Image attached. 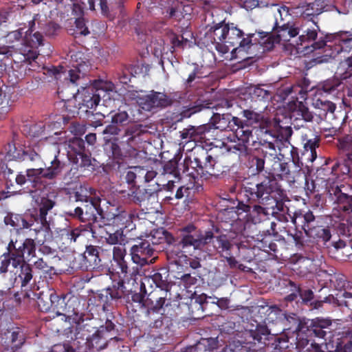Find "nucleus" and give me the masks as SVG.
Instances as JSON below:
<instances>
[{
    "label": "nucleus",
    "mask_w": 352,
    "mask_h": 352,
    "mask_svg": "<svg viewBox=\"0 0 352 352\" xmlns=\"http://www.w3.org/2000/svg\"><path fill=\"white\" fill-rule=\"evenodd\" d=\"M243 34L234 24L230 25L222 21L212 26L206 37L221 55L231 50V59L245 60L251 57L250 50L256 45L257 39H253L254 34H248L246 37H243Z\"/></svg>",
    "instance_id": "obj_1"
},
{
    "label": "nucleus",
    "mask_w": 352,
    "mask_h": 352,
    "mask_svg": "<svg viewBox=\"0 0 352 352\" xmlns=\"http://www.w3.org/2000/svg\"><path fill=\"white\" fill-rule=\"evenodd\" d=\"M155 248L149 245L144 239H140L131 248V260L137 265L132 268L129 267V276L126 277L123 274H118L120 280L96 296L103 307L108 302V296L111 300H118L132 292L134 285H138V278L143 274L142 267L148 264V259L153 254Z\"/></svg>",
    "instance_id": "obj_2"
},
{
    "label": "nucleus",
    "mask_w": 352,
    "mask_h": 352,
    "mask_svg": "<svg viewBox=\"0 0 352 352\" xmlns=\"http://www.w3.org/2000/svg\"><path fill=\"white\" fill-rule=\"evenodd\" d=\"M289 211L283 202L276 201V204H273V212L270 215L280 222L291 221L294 226H300L309 237L320 239L324 243L330 240L331 234L329 229L318 226L311 211L298 210L293 214L289 213Z\"/></svg>",
    "instance_id": "obj_3"
},
{
    "label": "nucleus",
    "mask_w": 352,
    "mask_h": 352,
    "mask_svg": "<svg viewBox=\"0 0 352 352\" xmlns=\"http://www.w3.org/2000/svg\"><path fill=\"white\" fill-rule=\"evenodd\" d=\"M210 123L215 129L232 131L239 140L238 144L226 146L229 153L236 154L239 157L248 154L250 141L254 142L252 126L244 123L238 117L224 113H214L210 120Z\"/></svg>",
    "instance_id": "obj_4"
},
{
    "label": "nucleus",
    "mask_w": 352,
    "mask_h": 352,
    "mask_svg": "<svg viewBox=\"0 0 352 352\" xmlns=\"http://www.w3.org/2000/svg\"><path fill=\"white\" fill-rule=\"evenodd\" d=\"M252 162L256 165L258 172L265 169L276 180L284 181L292 186L296 181V173L290 170L289 164L283 159L278 157L277 151L274 147L270 151H263L261 156L254 157Z\"/></svg>",
    "instance_id": "obj_5"
},
{
    "label": "nucleus",
    "mask_w": 352,
    "mask_h": 352,
    "mask_svg": "<svg viewBox=\"0 0 352 352\" xmlns=\"http://www.w3.org/2000/svg\"><path fill=\"white\" fill-rule=\"evenodd\" d=\"M284 318L283 326L278 330L276 331L261 324H257L254 329L252 328L249 330L250 336L254 341L261 342L263 339H266L269 334H278L285 330L293 329V331L296 333L298 346L305 347L307 346L311 340L305 338L306 330L304 329L305 327L299 317L295 314H287L285 312Z\"/></svg>",
    "instance_id": "obj_6"
},
{
    "label": "nucleus",
    "mask_w": 352,
    "mask_h": 352,
    "mask_svg": "<svg viewBox=\"0 0 352 352\" xmlns=\"http://www.w3.org/2000/svg\"><path fill=\"white\" fill-rule=\"evenodd\" d=\"M339 148L345 153L347 160L342 164L338 165L339 170L352 179V139L346 138L340 142ZM352 193V186L351 188ZM330 198L338 207L347 212H352V194L348 195L342 191L339 186L331 187L329 190Z\"/></svg>",
    "instance_id": "obj_7"
},
{
    "label": "nucleus",
    "mask_w": 352,
    "mask_h": 352,
    "mask_svg": "<svg viewBox=\"0 0 352 352\" xmlns=\"http://www.w3.org/2000/svg\"><path fill=\"white\" fill-rule=\"evenodd\" d=\"M162 13L165 18H174L177 21L190 16L196 11L197 7L208 11L214 6L212 0H161L160 3Z\"/></svg>",
    "instance_id": "obj_8"
},
{
    "label": "nucleus",
    "mask_w": 352,
    "mask_h": 352,
    "mask_svg": "<svg viewBox=\"0 0 352 352\" xmlns=\"http://www.w3.org/2000/svg\"><path fill=\"white\" fill-rule=\"evenodd\" d=\"M105 241L109 245H113L112 260L111 261V269L117 274L129 276V264L126 260V244L127 238L124 234V230L120 228L113 233H107Z\"/></svg>",
    "instance_id": "obj_9"
},
{
    "label": "nucleus",
    "mask_w": 352,
    "mask_h": 352,
    "mask_svg": "<svg viewBox=\"0 0 352 352\" xmlns=\"http://www.w3.org/2000/svg\"><path fill=\"white\" fill-rule=\"evenodd\" d=\"M213 238L211 231L203 232L194 225L188 224L181 229V240L177 245L184 252L193 255L201 253Z\"/></svg>",
    "instance_id": "obj_10"
},
{
    "label": "nucleus",
    "mask_w": 352,
    "mask_h": 352,
    "mask_svg": "<svg viewBox=\"0 0 352 352\" xmlns=\"http://www.w3.org/2000/svg\"><path fill=\"white\" fill-rule=\"evenodd\" d=\"M67 296L63 294H58L54 289L47 287L38 294L37 305L41 311L52 309L56 316H61L62 320L67 321L72 312L65 302Z\"/></svg>",
    "instance_id": "obj_11"
},
{
    "label": "nucleus",
    "mask_w": 352,
    "mask_h": 352,
    "mask_svg": "<svg viewBox=\"0 0 352 352\" xmlns=\"http://www.w3.org/2000/svg\"><path fill=\"white\" fill-rule=\"evenodd\" d=\"M311 22L308 21L305 23H300L298 40L296 44H294L298 51L304 52L306 54L313 52L316 50H320L324 47H331V45L327 43L330 42V40L324 41L320 38L316 41L319 27L312 18H311Z\"/></svg>",
    "instance_id": "obj_12"
},
{
    "label": "nucleus",
    "mask_w": 352,
    "mask_h": 352,
    "mask_svg": "<svg viewBox=\"0 0 352 352\" xmlns=\"http://www.w3.org/2000/svg\"><path fill=\"white\" fill-rule=\"evenodd\" d=\"M113 90V84L107 82H102L98 89H95L92 85L80 86V88L78 89L76 96L79 110L87 113L89 110L95 109L100 100L102 94H104L102 97H104L105 92L109 94Z\"/></svg>",
    "instance_id": "obj_13"
},
{
    "label": "nucleus",
    "mask_w": 352,
    "mask_h": 352,
    "mask_svg": "<svg viewBox=\"0 0 352 352\" xmlns=\"http://www.w3.org/2000/svg\"><path fill=\"white\" fill-rule=\"evenodd\" d=\"M56 239L61 245L63 249H74L76 246L82 242L87 234L91 233L94 236L92 228L89 225H80L73 227L66 225L64 228H58L55 230Z\"/></svg>",
    "instance_id": "obj_14"
},
{
    "label": "nucleus",
    "mask_w": 352,
    "mask_h": 352,
    "mask_svg": "<svg viewBox=\"0 0 352 352\" xmlns=\"http://www.w3.org/2000/svg\"><path fill=\"white\" fill-rule=\"evenodd\" d=\"M278 189L277 182L270 178L265 179L254 186L244 187L245 196L249 201H257L258 204L270 202L271 205L277 201L276 194Z\"/></svg>",
    "instance_id": "obj_15"
},
{
    "label": "nucleus",
    "mask_w": 352,
    "mask_h": 352,
    "mask_svg": "<svg viewBox=\"0 0 352 352\" xmlns=\"http://www.w3.org/2000/svg\"><path fill=\"white\" fill-rule=\"evenodd\" d=\"M101 201L99 195L96 199L82 204V206H77L74 210H69L67 214L82 223L87 222V225L91 226V223L96 222L98 218L104 219L105 211L101 208Z\"/></svg>",
    "instance_id": "obj_16"
},
{
    "label": "nucleus",
    "mask_w": 352,
    "mask_h": 352,
    "mask_svg": "<svg viewBox=\"0 0 352 352\" xmlns=\"http://www.w3.org/2000/svg\"><path fill=\"white\" fill-rule=\"evenodd\" d=\"M114 329V324L112 322L107 320L105 326H100L94 333L91 336H87L86 338H78L76 336V338L70 342H67L68 344H73L75 343L76 346L74 352H82V349L87 342L92 347L102 349L107 344V341L113 338L111 332Z\"/></svg>",
    "instance_id": "obj_17"
},
{
    "label": "nucleus",
    "mask_w": 352,
    "mask_h": 352,
    "mask_svg": "<svg viewBox=\"0 0 352 352\" xmlns=\"http://www.w3.org/2000/svg\"><path fill=\"white\" fill-rule=\"evenodd\" d=\"M32 236L34 239L27 238L20 241L11 240L8 243L7 250L10 251L14 257L12 262L14 268H17L24 260L30 261L35 257L36 240L34 236Z\"/></svg>",
    "instance_id": "obj_18"
},
{
    "label": "nucleus",
    "mask_w": 352,
    "mask_h": 352,
    "mask_svg": "<svg viewBox=\"0 0 352 352\" xmlns=\"http://www.w3.org/2000/svg\"><path fill=\"white\" fill-rule=\"evenodd\" d=\"M56 2V9L61 10L65 9L64 13L72 10L74 16H82L84 10L89 9L95 10V3H98L103 14L108 12V6L107 0H55Z\"/></svg>",
    "instance_id": "obj_19"
},
{
    "label": "nucleus",
    "mask_w": 352,
    "mask_h": 352,
    "mask_svg": "<svg viewBox=\"0 0 352 352\" xmlns=\"http://www.w3.org/2000/svg\"><path fill=\"white\" fill-rule=\"evenodd\" d=\"M54 205V201L47 197H42L41 199L38 206L39 213L38 217L34 219L36 226L33 229L34 234H32L35 237L38 243H43L50 235V228L47 221V214L53 208Z\"/></svg>",
    "instance_id": "obj_20"
},
{
    "label": "nucleus",
    "mask_w": 352,
    "mask_h": 352,
    "mask_svg": "<svg viewBox=\"0 0 352 352\" xmlns=\"http://www.w3.org/2000/svg\"><path fill=\"white\" fill-rule=\"evenodd\" d=\"M300 34V22H296L294 24H283L280 27L277 32L276 38H272L268 33H259V36L263 41H258L259 44L265 45L267 49L273 47L275 43L288 42L292 38Z\"/></svg>",
    "instance_id": "obj_21"
},
{
    "label": "nucleus",
    "mask_w": 352,
    "mask_h": 352,
    "mask_svg": "<svg viewBox=\"0 0 352 352\" xmlns=\"http://www.w3.org/2000/svg\"><path fill=\"white\" fill-rule=\"evenodd\" d=\"M38 14H36L34 16V19L29 22V29L25 32V36L24 38L22 40L21 43H19L20 46H23L24 47H28V50H30V52L35 53V56L34 57H28L25 54H23V58H19L20 62H25L29 61L31 67H33L32 61H34L38 55V52L36 49L41 45H43V36L39 32H36L32 34L34 31V26L35 25V22L37 20V17Z\"/></svg>",
    "instance_id": "obj_22"
},
{
    "label": "nucleus",
    "mask_w": 352,
    "mask_h": 352,
    "mask_svg": "<svg viewBox=\"0 0 352 352\" xmlns=\"http://www.w3.org/2000/svg\"><path fill=\"white\" fill-rule=\"evenodd\" d=\"M5 160H30L32 162H40L41 160L39 155V146L34 145L18 148L13 143H9L5 148Z\"/></svg>",
    "instance_id": "obj_23"
},
{
    "label": "nucleus",
    "mask_w": 352,
    "mask_h": 352,
    "mask_svg": "<svg viewBox=\"0 0 352 352\" xmlns=\"http://www.w3.org/2000/svg\"><path fill=\"white\" fill-rule=\"evenodd\" d=\"M332 285L338 291L336 299L340 305L352 310V283L347 281L343 274H334L329 279Z\"/></svg>",
    "instance_id": "obj_24"
},
{
    "label": "nucleus",
    "mask_w": 352,
    "mask_h": 352,
    "mask_svg": "<svg viewBox=\"0 0 352 352\" xmlns=\"http://www.w3.org/2000/svg\"><path fill=\"white\" fill-rule=\"evenodd\" d=\"M292 132L291 126L285 127L280 126L274 142H269L267 146H265V148L263 149L262 151H270V148L274 146L278 157L283 159L287 154L292 155L294 146L291 144L289 139L292 136Z\"/></svg>",
    "instance_id": "obj_25"
},
{
    "label": "nucleus",
    "mask_w": 352,
    "mask_h": 352,
    "mask_svg": "<svg viewBox=\"0 0 352 352\" xmlns=\"http://www.w3.org/2000/svg\"><path fill=\"white\" fill-rule=\"evenodd\" d=\"M171 103V99L166 94L153 90L138 98V104L140 107L147 111L165 108L170 105Z\"/></svg>",
    "instance_id": "obj_26"
},
{
    "label": "nucleus",
    "mask_w": 352,
    "mask_h": 352,
    "mask_svg": "<svg viewBox=\"0 0 352 352\" xmlns=\"http://www.w3.org/2000/svg\"><path fill=\"white\" fill-rule=\"evenodd\" d=\"M205 163L202 165V162L198 157H195L193 160L186 159L184 163V173L187 176H190L194 180L197 179L199 175H204V170L210 175V170L213 169L215 164V160L211 155L205 153Z\"/></svg>",
    "instance_id": "obj_27"
},
{
    "label": "nucleus",
    "mask_w": 352,
    "mask_h": 352,
    "mask_svg": "<svg viewBox=\"0 0 352 352\" xmlns=\"http://www.w3.org/2000/svg\"><path fill=\"white\" fill-rule=\"evenodd\" d=\"M151 27V24L142 23L135 31L139 42L144 44L148 51L150 48L151 51H153L154 55L159 57L162 56V51L164 50L162 40L153 41V30Z\"/></svg>",
    "instance_id": "obj_28"
},
{
    "label": "nucleus",
    "mask_w": 352,
    "mask_h": 352,
    "mask_svg": "<svg viewBox=\"0 0 352 352\" xmlns=\"http://www.w3.org/2000/svg\"><path fill=\"white\" fill-rule=\"evenodd\" d=\"M184 175L188 177L184 173L183 176L181 177L178 170L175 167L172 168L170 166L166 165L164 167L162 177H157V180L155 182V187L153 188V190L156 192L161 190L172 192L175 187V184L183 180Z\"/></svg>",
    "instance_id": "obj_29"
},
{
    "label": "nucleus",
    "mask_w": 352,
    "mask_h": 352,
    "mask_svg": "<svg viewBox=\"0 0 352 352\" xmlns=\"http://www.w3.org/2000/svg\"><path fill=\"white\" fill-rule=\"evenodd\" d=\"M352 331L344 329L333 336L332 340L325 343L328 352H352Z\"/></svg>",
    "instance_id": "obj_30"
},
{
    "label": "nucleus",
    "mask_w": 352,
    "mask_h": 352,
    "mask_svg": "<svg viewBox=\"0 0 352 352\" xmlns=\"http://www.w3.org/2000/svg\"><path fill=\"white\" fill-rule=\"evenodd\" d=\"M331 0H306L299 8L300 13L304 19L314 17L319 15L322 12H335L331 6L335 4H331Z\"/></svg>",
    "instance_id": "obj_31"
},
{
    "label": "nucleus",
    "mask_w": 352,
    "mask_h": 352,
    "mask_svg": "<svg viewBox=\"0 0 352 352\" xmlns=\"http://www.w3.org/2000/svg\"><path fill=\"white\" fill-rule=\"evenodd\" d=\"M208 303L217 305L221 309H226L229 307L230 300L228 298H218L215 296H208L205 294L200 295L195 294L191 298L190 306L192 311L197 310L204 312Z\"/></svg>",
    "instance_id": "obj_32"
},
{
    "label": "nucleus",
    "mask_w": 352,
    "mask_h": 352,
    "mask_svg": "<svg viewBox=\"0 0 352 352\" xmlns=\"http://www.w3.org/2000/svg\"><path fill=\"white\" fill-rule=\"evenodd\" d=\"M100 248L89 245L83 254H80L76 261L78 262V267L82 270H91L100 266L99 257Z\"/></svg>",
    "instance_id": "obj_33"
},
{
    "label": "nucleus",
    "mask_w": 352,
    "mask_h": 352,
    "mask_svg": "<svg viewBox=\"0 0 352 352\" xmlns=\"http://www.w3.org/2000/svg\"><path fill=\"white\" fill-rule=\"evenodd\" d=\"M50 125H43L41 123L35 124L29 126L28 135L32 138H39L40 140H45L52 144H58L62 142L61 135L63 131H55L52 134L49 130Z\"/></svg>",
    "instance_id": "obj_34"
},
{
    "label": "nucleus",
    "mask_w": 352,
    "mask_h": 352,
    "mask_svg": "<svg viewBox=\"0 0 352 352\" xmlns=\"http://www.w3.org/2000/svg\"><path fill=\"white\" fill-rule=\"evenodd\" d=\"M104 218L111 221L113 225L123 228H131L133 230L135 225L133 223L131 215L121 208L111 206L105 211Z\"/></svg>",
    "instance_id": "obj_35"
},
{
    "label": "nucleus",
    "mask_w": 352,
    "mask_h": 352,
    "mask_svg": "<svg viewBox=\"0 0 352 352\" xmlns=\"http://www.w3.org/2000/svg\"><path fill=\"white\" fill-rule=\"evenodd\" d=\"M82 54L80 52H77L71 56L72 60L75 58L76 63H73L74 69L69 71V78L70 82L75 86L80 85V81L89 71L90 67L88 62L82 59Z\"/></svg>",
    "instance_id": "obj_36"
},
{
    "label": "nucleus",
    "mask_w": 352,
    "mask_h": 352,
    "mask_svg": "<svg viewBox=\"0 0 352 352\" xmlns=\"http://www.w3.org/2000/svg\"><path fill=\"white\" fill-rule=\"evenodd\" d=\"M4 223L7 226L13 227L17 231L23 229L30 230V235L34 234V228L36 226L34 220L29 219L28 215L9 213L4 218Z\"/></svg>",
    "instance_id": "obj_37"
},
{
    "label": "nucleus",
    "mask_w": 352,
    "mask_h": 352,
    "mask_svg": "<svg viewBox=\"0 0 352 352\" xmlns=\"http://www.w3.org/2000/svg\"><path fill=\"white\" fill-rule=\"evenodd\" d=\"M100 195V192L88 184H80L72 190L69 194L71 201L80 202L82 204L87 203Z\"/></svg>",
    "instance_id": "obj_38"
},
{
    "label": "nucleus",
    "mask_w": 352,
    "mask_h": 352,
    "mask_svg": "<svg viewBox=\"0 0 352 352\" xmlns=\"http://www.w3.org/2000/svg\"><path fill=\"white\" fill-rule=\"evenodd\" d=\"M314 116L302 102H299L298 107L293 111L291 115L292 124L295 129L304 128V124L311 122Z\"/></svg>",
    "instance_id": "obj_39"
},
{
    "label": "nucleus",
    "mask_w": 352,
    "mask_h": 352,
    "mask_svg": "<svg viewBox=\"0 0 352 352\" xmlns=\"http://www.w3.org/2000/svg\"><path fill=\"white\" fill-rule=\"evenodd\" d=\"M301 140L305 151L309 155L308 159L311 162H314L317 157L316 148L319 145V137L315 135L311 131L309 130L308 133L301 132Z\"/></svg>",
    "instance_id": "obj_40"
},
{
    "label": "nucleus",
    "mask_w": 352,
    "mask_h": 352,
    "mask_svg": "<svg viewBox=\"0 0 352 352\" xmlns=\"http://www.w3.org/2000/svg\"><path fill=\"white\" fill-rule=\"evenodd\" d=\"M239 210L257 214L258 217L261 219L267 218L270 215V213L273 212V204L271 205L270 202L253 205H246L239 203L237 212H239Z\"/></svg>",
    "instance_id": "obj_41"
},
{
    "label": "nucleus",
    "mask_w": 352,
    "mask_h": 352,
    "mask_svg": "<svg viewBox=\"0 0 352 352\" xmlns=\"http://www.w3.org/2000/svg\"><path fill=\"white\" fill-rule=\"evenodd\" d=\"M192 66V71L189 74L188 78L184 81V85L186 88L195 87L201 82V79L207 77L210 73L207 67L204 65L193 63Z\"/></svg>",
    "instance_id": "obj_42"
},
{
    "label": "nucleus",
    "mask_w": 352,
    "mask_h": 352,
    "mask_svg": "<svg viewBox=\"0 0 352 352\" xmlns=\"http://www.w3.org/2000/svg\"><path fill=\"white\" fill-rule=\"evenodd\" d=\"M217 346V338H201L195 345L186 346L181 352H213Z\"/></svg>",
    "instance_id": "obj_43"
},
{
    "label": "nucleus",
    "mask_w": 352,
    "mask_h": 352,
    "mask_svg": "<svg viewBox=\"0 0 352 352\" xmlns=\"http://www.w3.org/2000/svg\"><path fill=\"white\" fill-rule=\"evenodd\" d=\"M344 89V85L338 78L328 79L324 81L318 87V93L333 97H338L340 92Z\"/></svg>",
    "instance_id": "obj_44"
},
{
    "label": "nucleus",
    "mask_w": 352,
    "mask_h": 352,
    "mask_svg": "<svg viewBox=\"0 0 352 352\" xmlns=\"http://www.w3.org/2000/svg\"><path fill=\"white\" fill-rule=\"evenodd\" d=\"M65 166V163L63 160L58 154L56 155L50 166L44 168V178L50 180L55 179L62 173Z\"/></svg>",
    "instance_id": "obj_45"
},
{
    "label": "nucleus",
    "mask_w": 352,
    "mask_h": 352,
    "mask_svg": "<svg viewBox=\"0 0 352 352\" xmlns=\"http://www.w3.org/2000/svg\"><path fill=\"white\" fill-rule=\"evenodd\" d=\"M28 47L20 46L19 43H16L10 46H0V54L5 55L7 57H13L20 61L19 58H23V54L28 56V57H34L35 53L30 52Z\"/></svg>",
    "instance_id": "obj_46"
},
{
    "label": "nucleus",
    "mask_w": 352,
    "mask_h": 352,
    "mask_svg": "<svg viewBox=\"0 0 352 352\" xmlns=\"http://www.w3.org/2000/svg\"><path fill=\"white\" fill-rule=\"evenodd\" d=\"M210 126L201 125L197 127L190 126L180 131V138L183 140L181 144L195 142L205 133L209 131Z\"/></svg>",
    "instance_id": "obj_47"
},
{
    "label": "nucleus",
    "mask_w": 352,
    "mask_h": 352,
    "mask_svg": "<svg viewBox=\"0 0 352 352\" xmlns=\"http://www.w3.org/2000/svg\"><path fill=\"white\" fill-rule=\"evenodd\" d=\"M267 317L265 319V322L267 326L270 329V324H275L280 326V328L283 326L284 320L285 311L280 309L277 305H272L267 307L266 309Z\"/></svg>",
    "instance_id": "obj_48"
},
{
    "label": "nucleus",
    "mask_w": 352,
    "mask_h": 352,
    "mask_svg": "<svg viewBox=\"0 0 352 352\" xmlns=\"http://www.w3.org/2000/svg\"><path fill=\"white\" fill-rule=\"evenodd\" d=\"M351 113H349V109L344 107V111L339 110H335L329 111L325 116V120L331 123L333 126V129L339 128L346 120L351 118Z\"/></svg>",
    "instance_id": "obj_49"
},
{
    "label": "nucleus",
    "mask_w": 352,
    "mask_h": 352,
    "mask_svg": "<svg viewBox=\"0 0 352 352\" xmlns=\"http://www.w3.org/2000/svg\"><path fill=\"white\" fill-rule=\"evenodd\" d=\"M214 247L221 256L229 255L232 252L233 247L230 237L226 234H221L215 237L213 241Z\"/></svg>",
    "instance_id": "obj_50"
},
{
    "label": "nucleus",
    "mask_w": 352,
    "mask_h": 352,
    "mask_svg": "<svg viewBox=\"0 0 352 352\" xmlns=\"http://www.w3.org/2000/svg\"><path fill=\"white\" fill-rule=\"evenodd\" d=\"M312 106L316 109L320 111L319 115L320 117L324 118L329 111L336 109V106L333 102L328 100L319 98L317 96H315L312 100Z\"/></svg>",
    "instance_id": "obj_51"
},
{
    "label": "nucleus",
    "mask_w": 352,
    "mask_h": 352,
    "mask_svg": "<svg viewBox=\"0 0 352 352\" xmlns=\"http://www.w3.org/2000/svg\"><path fill=\"white\" fill-rule=\"evenodd\" d=\"M13 104L11 100V94L8 87L3 89L0 87V120L3 118L10 111Z\"/></svg>",
    "instance_id": "obj_52"
},
{
    "label": "nucleus",
    "mask_w": 352,
    "mask_h": 352,
    "mask_svg": "<svg viewBox=\"0 0 352 352\" xmlns=\"http://www.w3.org/2000/svg\"><path fill=\"white\" fill-rule=\"evenodd\" d=\"M335 43L340 46V51H350L352 50V32H340L333 36Z\"/></svg>",
    "instance_id": "obj_53"
},
{
    "label": "nucleus",
    "mask_w": 352,
    "mask_h": 352,
    "mask_svg": "<svg viewBox=\"0 0 352 352\" xmlns=\"http://www.w3.org/2000/svg\"><path fill=\"white\" fill-rule=\"evenodd\" d=\"M139 135V126L138 125H133L126 129L122 139L130 147L135 148L140 142Z\"/></svg>",
    "instance_id": "obj_54"
},
{
    "label": "nucleus",
    "mask_w": 352,
    "mask_h": 352,
    "mask_svg": "<svg viewBox=\"0 0 352 352\" xmlns=\"http://www.w3.org/2000/svg\"><path fill=\"white\" fill-rule=\"evenodd\" d=\"M67 153L71 157H75L85 151V142L80 138H73L68 141Z\"/></svg>",
    "instance_id": "obj_55"
},
{
    "label": "nucleus",
    "mask_w": 352,
    "mask_h": 352,
    "mask_svg": "<svg viewBox=\"0 0 352 352\" xmlns=\"http://www.w3.org/2000/svg\"><path fill=\"white\" fill-rule=\"evenodd\" d=\"M153 278L155 285L160 289V292H168L170 289V283L168 281V272L165 270H161L160 272L153 274Z\"/></svg>",
    "instance_id": "obj_56"
},
{
    "label": "nucleus",
    "mask_w": 352,
    "mask_h": 352,
    "mask_svg": "<svg viewBox=\"0 0 352 352\" xmlns=\"http://www.w3.org/2000/svg\"><path fill=\"white\" fill-rule=\"evenodd\" d=\"M338 165H339V164H335L331 168L326 166L318 169L316 172V179L321 180L322 182H330L331 179H333V178H331V175L338 174V170L339 169ZM327 184H326V185Z\"/></svg>",
    "instance_id": "obj_57"
},
{
    "label": "nucleus",
    "mask_w": 352,
    "mask_h": 352,
    "mask_svg": "<svg viewBox=\"0 0 352 352\" xmlns=\"http://www.w3.org/2000/svg\"><path fill=\"white\" fill-rule=\"evenodd\" d=\"M164 296H159L155 298V294L152 296H149L148 303L147 307L148 309L152 310L154 312H159L164 305H168L170 303V299H167V292H164Z\"/></svg>",
    "instance_id": "obj_58"
},
{
    "label": "nucleus",
    "mask_w": 352,
    "mask_h": 352,
    "mask_svg": "<svg viewBox=\"0 0 352 352\" xmlns=\"http://www.w3.org/2000/svg\"><path fill=\"white\" fill-rule=\"evenodd\" d=\"M8 334H10L8 338H10L12 349L20 347L25 342L24 333L19 328L9 331Z\"/></svg>",
    "instance_id": "obj_59"
},
{
    "label": "nucleus",
    "mask_w": 352,
    "mask_h": 352,
    "mask_svg": "<svg viewBox=\"0 0 352 352\" xmlns=\"http://www.w3.org/2000/svg\"><path fill=\"white\" fill-rule=\"evenodd\" d=\"M20 273L18 278L21 281V286L25 287L32 279V267L27 263H23L20 264Z\"/></svg>",
    "instance_id": "obj_60"
},
{
    "label": "nucleus",
    "mask_w": 352,
    "mask_h": 352,
    "mask_svg": "<svg viewBox=\"0 0 352 352\" xmlns=\"http://www.w3.org/2000/svg\"><path fill=\"white\" fill-rule=\"evenodd\" d=\"M123 197L126 198L130 202L140 204L146 199V192L140 188H136L127 193L124 192Z\"/></svg>",
    "instance_id": "obj_61"
},
{
    "label": "nucleus",
    "mask_w": 352,
    "mask_h": 352,
    "mask_svg": "<svg viewBox=\"0 0 352 352\" xmlns=\"http://www.w3.org/2000/svg\"><path fill=\"white\" fill-rule=\"evenodd\" d=\"M256 247L267 253L276 252L277 250V245L272 242L270 236L262 238L258 240Z\"/></svg>",
    "instance_id": "obj_62"
},
{
    "label": "nucleus",
    "mask_w": 352,
    "mask_h": 352,
    "mask_svg": "<svg viewBox=\"0 0 352 352\" xmlns=\"http://www.w3.org/2000/svg\"><path fill=\"white\" fill-rule=\"evenodd\" d=\"M144 239L148 242L149 245L154 248L165 241L164 231L162 230H155L146 235Z\"/></svg>",
    "instance_id": "obj_63"
},
{
    "label": "nucleus",
    "mask_w": 352,
    "mask_h": 352,
    "mask_svg": "<svg viewBox=\"0 0 352 352\" xmlns=\"http://www.w3.org/2000/svg\"><path fill=\"white\" fill-rule=\"evenodd\" d=\"M12 253L10 251L7 250L0 256V274L5 275L8 272V268L11 265L12 266V262L14 259Z\"/></svg>",
    "instance_id": "obj_64"
}]
</instances>
